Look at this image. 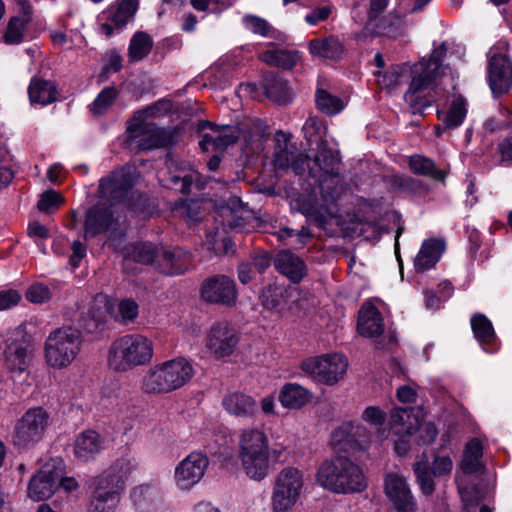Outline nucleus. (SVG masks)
Masks as SVG:
<instances>
[{
    "label": "nucleus",
    "instance_id": "a878e982",
    "mask_svg": "<svg viewBox=\"0 0 512 512\" xmlns=\"http://www.w3.org/2000/svg\"><path fill=\"white\" fill-rule=\"evenodd\" d=\"M157 260L156 269L166 275H180L191 265V257L182 248L162 249Z\"/></svg>",
    "mask_w": 512,
    "mask_h": 512
},
{
    "label": "nucleus",
    "instance_id": "3c124183",
    "mask_svg": "<svg viewBox=\"0 0 512 512\" xmlns=\"http://www.w3.org/2000/svg\"><path fill=\"white\" fill-rule=\"evenodd\" d=\"M303 132L305 135V138L309 143L312 142H318L320 143L322 140V137L326 135L327 133V126L326 124L316 118V117H309L304 125H303Z\"/></svg>",
    "mask_w": 512,
    "mask_h": 512
},
{
    "label": "nucleus",
    "instance_id": "69168bd1",
    "mask_svg": "<svg viewBox=\"0 0 512 512\" xmlns=\"http://www.w3.org/2000/svg\"><path fill=\"white\" fill-rule=\"evenodd\" d=\"M417 432H419V439L423 444L433 442L438 434L437 428L433 422H422L421 418Z\"/></svg>",
    "mask_w": 512,
    "mask_h": 512
},
{
    "label": "nucleus",
    "instance_id": "6ab92c4d",
    "mask_svg": "<svg viewBox=\"0 0 512 512\" xmlns=\"http://www.w3.org/2000/svg\"><path fill=\"white\" fill-rule=\"evenodd\" d=\"M139 0H117L101 15L100 32L108 37L115 29H122L134 17Z\"/></svg>",
    "mask_w": 512,
    "mask_h": 512
},
{
    "label": "nucleus",
    "instance_id": "f3484780",
    "mask_svg": "<svg viewBox=\"0 0 512 512\" xmlns=\"http://www.w3.org/2000/svg\"><path fill=\"white\" fill-rule=\"evenodd\" d=\"M49 415L42 408L28 410L18 421L15 428V443L28 446L38 442L48 426Z\"/></svg>",
    "mask_w": 512,
    "mask_h": 512
},
{
    "label": "nucleus",
    "instance_id": "b1692460",
    "mask_svg": "<svg viewBox=\"0 0 512 512\" xmlns=\"http://www.w3.org/2000/svg\"><path fill=\"white\" fill-rule=\"evenodd\" d=\"M133 186L131 175L125 170L113 172L110 176L100 180V197L111 201H123Z\"/></svg>",
    "mask_w": 512,
    "mask_h": 512
},
{
    "label": "nucleus",
    "instance_id": "7ed1b4c3",
    "mask_svg": "<svg viewBox=\"0 0 512 512\" xmlns=\"http://www.w3.org/2000/svg\"><path fill=\"white\" fill-rule=\"evenodd\" d=\"M286 447L270 442L264 430L247 427L240 431L238 438V458L245 475L253 481L260 482L270 473L272 463L284 461Z\"/></svg>",
    "mask_w": 512,
    "mask_h": 512
},
{
    "label": "nucleus",
    "instance_id": "aec40b11",
    "mask_svg": "<svg viewBox=\"0 0 512 512\" xmlns=\"http://www.w3.org/2000/svg\"><path fill=\"white\" fill-rule=\"evenodd\" d=\"M384 492L396 512H416L417 503L406 480L395 473L388 474L384 481Z\"/></svg>",
    "mask_w": 512,
    "mask_h": 512
},
{
    "label": "nucleus",
    "instance_id": "338daca9",
    "mask_svg": "<svg viewBox=\"0 0 512 512\" xmlns=\"http://www.w3.org/2000/svg\"><path fill=\"white\" fill-rule=\"evenodd\" d=\"M453 468V462L449 456H436L432 463V473L434 476L449 474Z\"/></svg>",
    "mask_w": 512,
    "mask_h": 512
},
{
    "label": "nucleus",
    "instance_id": "680f3d73",
    "mask_svg": "<svg viewBox=\"0 0 512 512\" xmlns=\"http://www.w3.org/2000/svg\"><path fill=\"white\" fill-rule=\"evenodd\" d=\"M332 5H323L315 7L305 16V22L311 26L317 25L319 22L327 20L332 13Z\"/></svg>",
    "mask_w": 512,
    "mask_h": 512
},
{
    "label": "nucleus",
    "instance_id": "a18cd8bd",
    "mask_svg": "<svg viewBox=\"0 0 512 512\" xmlns=\"http://www.w3.org/2000/svg\"><path fill=\"white\" fill-rule=\"evenodd\" d=\"M409 166L414 173L427 176L438 181H444L447 175L445 170L437 169L431 159L421 155L411 156Z\"/></svg>",
    "mask_w": 512,
    "mask_h": 512
},
{
    "label": "nucleus",
    "instance_id": "bf43d9fd",
    "mask_svg": "<svg viewBox=\"0 0 512 512\" xmlns=\"http://www.w3.org/2000/svg\"><path fill=\"white\" fill-rule=\"evenodd\" d=\"M243 23L247 30L261 36H268L271 30L269 23L257 16L247 15L243 18Z\"/></svg>",
    "mask_w": 512,
    "mask_h": 512
},
{
    "label": "nucleus",
    "instance_id": "8fccbe9b",
    "mask_svg": "<svg viewBox=\"0 0 512 512\" xmlns=\"http://www.w3.org/2000/svg\"><path fill=\"white\" fill-rule=\"evenodd\" d=\"M118 96V91L115 87L104 88L90 105V111L94 115H101L114 103Z\"/></svg>",
    "mask_w": 512,
    "mask_h": 512
},
{
    "label": "nucleus",
    "instance_id": "72a5a7b5",
    "mask_svg": "<svg viewBox=\"0 0 512 512\" xmlns=\"http://www.w3.org/2000/svg\"><path fill=\"white\" fill-rule=\"evenodd\" d=\"M277 271L288 277L292 282L298 283L305 275V264L295 254L289 251L279 252L274 260Z\"/></svg>",
    "mask_w": 512,
    "mask_h": 512
},
{
    "label": "nucleus",
    "instance_id": "c756f323",
    "mask_svg": "<svg viewBox=\"0 0 512 512\" xmlns=\"http://www.w3.org/2000/svg\"><path fill=\"white\" fill-rule=\"evenodd\" d=\"M104 441L94 430L82 431L74 441V455L83 462L93 459L102 449Z\"/></svg>",
    "mask_w": 512,
    "mask_h": 512
},
{
    "label": "nucleus",
    "instance_id": "4c0bfd02",
    "mask_svg": "<svg viewBox=\"0 0 512 512\" xmlns=\"http://www.w3.org/2000/svg\"><path fill=\"white\" fill-rule=\"evenodd\" d=\"M309 51L314 57L337 60L343 54V45L337 37L329 36L309 42Z\"/></svg>",
    "mask_w": 512,
    "mask_h": 512
},
{
    "label": "nucleus",
    "instance_id": "1a4fd4ad",
    "mask_svg": "<svg viewBox=\"0 0 512 512\" xmlns=\"http://www.w3.org/2000/svg\"><path fill=\"white\" fill-rule=\"evenodd\" d=\"M83 344L81 331L65 325L53 329L44 342L45 363L54 370H63L77 359Z\"/></svg>",
    "mask_w": 512,
    "mask_h": 512
},
{
    "label": "nucleus",
    "instance_id": "5701e85b",
    "mask_svg": "<svg viewBox=\"0 0 512 512\" xmlns=\"http://www.w3.org/2000/svg\"><path fill=\"white\" fill-rule=\"evenodd\" d=\"M115 303L106 295H97L90 303L87 316L80 320L81 327L88 333L102 330L107 316L113 314Z\"/></svg>",
    "mask_w": 512,
    "mask_h": 512
},
{
    "label": "nucleus",
    "instance_id": "58836bf2",
    "mask_svg": "<svg viewBox=\"0 0 512 512\" xmlns=\"http://www.w3.org/2000/svg\"><path fill=\"white\" fill-rule=\"evenodd\" d=\"M160 251L151 243H138L128 250L124 257V268L127 269L131 262L141 264H154L156 266Z\"/></svg>",
    "mask_w": 512,
    "mask_h": 512
},
{
    "label": "nucleus",
    "instance_id": "9b49d317",
    "mask_svg": "<svg viewBox=\"0 0 512 512\" xmlns=\"http://www.w3.org/2000/svg\"><path fill=\"white\" fill-rule=\"evenodd\" d=\"M63 474L64 466L60 459L54 458L47 461L29 482V498L33 501L50 498L59 488V481Z\"/></svg>",
    "mask_w": 512,
    "mask_h": 512
},
{
    "label": "nucleus",
    "instance_id": "052dcab7",
    "mask_svg": "<svg viewBox=\"0 0 512 512\" xmlns=\"http://www.w3.org/2000/svg\"><path fill=\"white\" fill-rule=\"evenodd\" d=\"M196 178V174L191 171L181 170L170 178L171 184L182 193H188L190 187Z\"/></svg>",
    "mask_w": 512,
    "mask_h": 512
},
{
    "label": "nucleus",
    "instance_id": "dca6fc26",
    "mask_svg": "<svg viewBox=\"0 0 512 512\" xmlns=\"http://www.w3.org/2000/svg\"><path fill=\"white\" fill-rule=\"evenodd\" d=\"M370 442V435L363 425L344 421L331 433L330 444L335 450H364Z\"/></svg>",
    "mask_w": 512,
    "mask_h": 512
},
{
    "label": "nucleus",
    "instance_id": "2eb2a0df",
    "mask_svg": "<svg viewBox=\"0 0 512 512\" xmlns=\"http://www.w3.org/2000/svg\"><path fill=\"white\" fill-rule=\"evenodd\" d=\"M488 80L494 95H502L512 88V62L499 48L493 47L488 52Z\"/></svg>",
    "mask_w": 512,
    "mask_h": 512
},
{
    "label": "nucleus",
    "instance_id": "f704fd0d",
    "mask_svg": "<svg viewBox=\"0 0 512 512\" xmlns=\"http://www.w3.org/2000/svg\"><path fill=\"white\" fill-rule=\"evenodd\" d=\"M274 166L278 170L292 169L295 174H301L306 170V166H309V161L307 156L286 145L284 148H277Z\"/></svg>",
    "mask_w": 512,
    "mask_h": 512
},
{
    "label": "nucleus",
    "instance_id": "393cba45",
    "mask_svg": "<svg viewBox=\"0 0 512 512\" xmlns=\"http://www.w3.org/2000/svg\"><path fill=\"white\" fill-rule=\"evenodd\" d=\"M222 406L229 415L238 418H254L259 411L256 399L240 391L227 393L222 399Z\"/></svg>",
    "mask_w": 512,
    "mask_h": 512
},
{
    "label": "nucleus",
    "instance_id": "412c9836",
    "mask_svg": "<svg viewBox=\"0 0 512 512\" xmlns=\"http://www.w3.org/2000/svg\"><path fill=\"white\" fill-rule=\"evenodd\" d=\"M238 344L234 329L225 322L213 325L206 337V348L216 359H223L233 354Z\"/></svg>",
    "mask_w": 512,
    "mask_h": 512
},
{
    "label": "nucleus",
    "instance_id": "09e8293b",
    "mask_svg": "<svg viewBox=\"0 0 512 512\" xmlns=\"http://www.w3.org/2000/svg\"><path fill=\"white\" fill-rule=\"evenodd\" d=\"M300 497L272 489L271 512H291Z\"/></svg>",
    "mask_w": 512,
    "mask_h": 512
},
{
    "label": "nucleus",
    "instance_id": "37998d69",
    "mask_svg": "<svg viewBox=\"0 0 512 512\" xmlns=\"http://www.w3.org/2000/svg\"><path fill=\"white\" fill-rule=\"evenodd\" d=\"M260 59L271 66L292 69L298 62L299 56L297 52L273 49L262 52Z\"/></svg>",
    "mask_w": 512,
    "mask_h": 512
},
{
    "label": "nucleus",
    "instance_id": "4d7b16f0",
    "mask_svg": "<svg viewBox=\"0 0 512 512\" xmlns=\"http://www.w3.org/2000/svg\"><path fill=\"white\" fill-rule=\"evenodd\" d=\"M64 199L60 193L53 189H49L40 195L37 207L40 211L49 212L57 209Z\"/></svg>",
    "mask_w": 512,
    "mask_h": 512
},
{
    "label": "nucleus",
    "instance_id": "f257e3e1",
    "mask_svg": "<svg viewBox=\"0 0 512 512\" xmlns=\"http://www.w3.org/2000/svg\"><path fill=\"white\" fill-rule=\"evenodd\" d=\"M454 52L462 53L463 47L450 41H444L438 45L434 43L429 58L424 57L412 66L393 65L385 72H374V75L378 85L389 91L398 88L411 78L409 88L404 95L405 101L411 105L426 107L435 100L434 96L430 95V91L438 86V81L447 69L444 61Z\"/></svg>",
    "mask_w": 512,
    "mask_h": 512
},
{
    "label": "nucleus",
    "instance_id": "e2e57ef3",
    "mask_svg": "<svg viewBox=\"0 0 512 512\" xmlns=\"http://www.w3.org/2000/svg\"><path fill=\"white\" fill-rule=\"evenodd\" d=\"M51 296L49 288L44 284H34L26 292V298L32 303H43Z\"/></svg>",
    "mask_w": 512,
    "mask_h": 512
},
{
    "label": "nucleus",
    "instance_id": "f8f14e48",
    "mask_svg": "<svg viewBox=\"0 0 512 512\" xmlns=\"http://www.w3.org/2000/svg\"><path fill=\"white\" fill-rule=\"evenodd\" d=\"M420 423L419 412L414 408L395 407L390 413V426L392 432L398 436L395 440V450L399 455L406 454L409 449L408 438L418 430Z\"/></svg>",
    "mask_w": 512,
    "mask_h": 512
},
{
    "label": "nucleus",
    "instance_id": "e433bc0d",
    "mask_svg": "<svg viewBox=\"0 0 512 512\" xmlns=\"http://www.w3.org/2000/svg\"><path fill=\"white\" fill-rule=\"evenodd\" d=\"M31 104L48 105L58 98L56 85L49 80L33 78L28 87Z\"/></svg>",
    "mask_w": 512,
    "mask_h": 512
},
{
    "label": "nucleus",
    "instance_id": "5fc2aeb1",
    "mask_svg": "<svg viewBox=\"0 0 512 512\" xmlns=\"http://www.w3.org/2000/svg\"><path fill=\"white\" fill-rule=\"evenodd\" d=\"M266 95L269 99L279 104H286L290 101V93L285 82L273 80L267 84Z\"/></svg>",
    "mask_w": 512,
    "mask_h": 512
},
{
    "label": "nucleus",
    "instance_id": "4468645a",
    "mask_svg": "<svg viewBox=\"0 0 512 512\" xmlns=\"http://www.w3.org/2000/svg\"><path fill=\"white\" fill-rule=\"evenodd\" d=\"M200 296L207 303L232 307L237 302L238 292L233 279L225 275H215L202 282Z\"/></svg>",
    "mask_w": 512,
    "mask_h": 512
},
{
    "label": "nucleus",
    "instance_id": "cd10ccee",
    "mask_svg": "<svg viewBox=\"0 0 512 512\" xmlns=\"http://www.w3.org/2000/svg\"><path fill=\"white\" fill-rule=\"evenodd\" d=\"M446 243L440 238H429L422 242L421 247L414 258V269L418 273L425 272L438 263Z\"/></svg>",
    "mask_w": 512,
    "mask_h": 512
},
{
    "label": "nucleus",
    "instance_id": "39448f33",
    "mask_svg": "<svg viewBox=\"0 0 512 512\" xmlns=\"http://www.w3.org/2000/svg\"><path fill=\"white\" fill-rule=\"evenodd\" d=\"M168 101H158L143 110L137 111L127 123V138L139 150H151L170 145L173 135L170 130L158 127L151 122L155 118L166 114L170 110Z\"/></svg>",
    "mask_w": 512,
    "mask_h": 512
},
{
    "label": "nucleus",
    "instance_id": "2f4dec72",
    "mask_svg": "<svg viewBox=\"0 0 512 512\" xmlns=\"http://www.w3.org/2000/svg\"><path fill=\"white\" fill-rule=\"evenodd\" d=\"M471 328L482 349L492 353L498 349V342L491 321L484 314H475L471 318Z\"/></svg>",
    "mask_w": 512,
    "mask_h": 512
},
{
    "label": "nucleus",
    "instance_id": "ddd939ff",
    "mask_svg": "<svg viewBox=\"0 0 512 512\" xmlns=\"http://www.w3.org/2000/svg\"><path fill=\"white\" fill-rule=\"evenodd\" d=\"M209 459L201 451H193L182 459L174 471V481L178 489L189 490L204 477Z\"/></svg>",
    "mask_w": 512,
    "mask_h": 512
},
{
    "label": "nucleus",
    "instance_id": "79ce46f5",
    "mask_svg": "<svg viewBox=\"0 0 512 512\" xmlns=\"http://www.w3.org/2000/svg\"><path fill=\"white\" fill-rule=\"evenodd\" d=\"M466 114V101L462 97H456L447 112L437 111L439 120L448 129L459 127L463 123Z\"/></svg>",
    "mask_w": 512,
    "mask_h": 512
},
{
    "label": "nucleus",
    "instance_id": "c9c22d12",
    "mask_svg": "<svg viewBox=\"0 0 512 512\" xmlns=\"http://www.w3.org/2000/svg\"><path fill=\"white\" fill-rule=\"evenodd\" d=\"M313 394L303 386L296 383L285 384L278 399L281 405L287 409H300L311 402Z\"/></svg>",
    "mask_w": 512,
    "mask_h": 512
},
{
    "label": "nucleus",
    "instance_id": "7c9ffc66",
    "mask_svg": "<svg viewBox=\"0 0 512 512\" xmlns=\"http://www.w3.org/2000/svg\"><path fill=\"white\" fill-rule=\"evenodd\" d=\"M304 488L303 472L296 467H285L275 477L273 489L301 497Z\"/></svg>",
    "mask_w": 512,
    "mask_h": 512
},
{
    "label": "nucleus",
    "instance_id": "9d476101",
    "mask_svg": "<svg viewBox=\"0 0 512 512\" xmlns=\"http://www.w3.org/2000/svg\"><path fill=\"white\" fill-rule=\"evenodd\" d=\"M347 358L343 354L331 353L305 359L301 369L317 382L334 385L346 374Z\"/></svg>",
    "mask_w": 512,
    "mask_h": 512
},
{
    "label": "nucleus",
    "instance_id": "0eeeda50",
    "mask_svg": "<svg viewBox=\"0 0 512 512\" xmlns=\"http://www.w3.org/2000/svg\"><path fill=\"white\" fill-rule=\"evenodd\" d=\"M132 469L130 461L118 459L92 481L88 512H114Z\"/></svg>",
    "mask_w": 512,
    "mask_h": 512
},
{
    "label": "nucleus",
    "instance_id": "473e14b6",
    "mask_svg": "<svg viewBox=\"0 0 512 512\" xmlns=\"http://www.w3.org/2000/svg\"><path fill=\"white\" fill-rule=\"evenodd\" d=\"M358 332L365 337H375L383 331V319L379 310L370 303H365L359 311Z\"/></svg>",
    "mask_w": 512,
    "mask_h": 512
},
{
    "label": "nucleus",
    "instance_id": "6e6d98bb",
    "mask_svg": "<svg viewBox=\"0 0 512 512\" xmlns=\"http://www.w3.org/2000/svg\"><path fill=\"white\" fill-rule=\"evenodd\" d=\"M414 473L421 491L426 495L432 494L434 491V482L427 465L425 463L417 462L414 465Z\"/></svg>",
    "mask_w": 512,
    "mask_h": 512
},
{
    "label": "nucleus",
    "instance_id": "a19ab883",
    "mask_svg": "<svg viewBox=\"0 0 512 512\" xmlns=\"http://www.w3.org/2000/svg\"><path fill=\"white\" fill-rule=\"evenodd\" d=\"M236 140L237 136L231 133L229 129L213 130L212 133L203 135L199 145L203 151H222Z\"/></svg>",
    "mask_w": 512,
    "mask_h": 512
},
{
    "label": "nucleus",
    "instance_id": "0e129e2a",
    "mask_svg": "<svg viewBox=\"0 0 512 512\" xmlns=\"http://www.w3.org/2000/svg\"><path fill=\"white\" fill-rule=\"evenodd\" d=\"M500 113L503 117L509 116L510 118L509 119H499V120L491 118V119L486 120L484 123V128L487 131L493 132L496 130H500V129L512 126V113L510 112V110L508 108H502L500 110Z\"/></svg>",
    "mask_w": 512,
    "mask_h": 512
},
{
    "label": "nucleus",
    "instance_id": "c85d7f7f",
    "mask_svg": "<svg viewBox=\"0 0 512 512\" xmlns=\"http://www.w3.org/2000/svg\"><path fill=\"white\" fill-rule=\"evenodd\" d=\"M33 358V349L28 344H12L5 352V367L12 377L28 369Z\"/></svg>",
    "mask_w": 512,
    "mask_h": 512
},
{
    "label": "nucleus",
    "instance_id": "f03ea898",
    "mask_svg": "<svg viewBox=\"0 0 512 512\" xmlns=\"http://www.w3.org/2000/svg\"><path fill=\"white\" fill-rule=\"evenodd\" d=\"M313 166H306L312 177L320 179V196L308 195L298 199V209L309 223L319 228L337 216V201L346 188L339 178L340 158L338 151L328 148L326 141L318 143V153Z\"/></svg>",
    "mask_w": 512,
    "mask_h": 512
},
{
    "label": "nucleus",
    "instance_id": "4be33fe9",
    "mask_svg": "<svg viewBox=\"0 0 512 512\" xmlns=\"http://www.w3.org/2000/svg\"><path fill=\"white\" fill-rule=\"evenodd\" d=\"M409 27V22L405 16L393 10L375 20L373 24L366 23L364 30L373 36L396 40L407 36Z\"/></svg>",
    "mask_w": 512,
    "mask_h": 512
},
{
    "label": "nucleus",
    "instance_id": "6e6552de",
    "mask_svg": "<svg viewBox=\"0 0 512 512\" xmlns=\"http://www.w3.org/2000/svg\"><path fill=\"white\" fill-rule=\"evenodd\" d=\"M154 345L142 334H127L114 340L107 355V364L116 372H127L152 360Z\"/></svg>",
    "mask_w": 512,
    "mask_h": 512
},
{
    "label": "nucleus",
    "instance_id": "ea45409f",
    "mask_svg": "<svg viewBox=\"0 0 512 512\" xmlns=\"http://www.w3.org/2000/svg\"><path fill=\"white\" fill-rule=\"evenodd\" d=\"M390 1L391 0H369L366 23L373 24L375 20L384 16V13L390 4ZM396 1L398 6L401 7L405 0ZM431 1L432 0H414L413 5L409 11L411 13L420 12Z\"/></svg>",
    "mask_w": 512,
    "mask_h": 512
},
{
    "label": "nucleus",
    "instance_id": "c03bdc74",
    "mask_svg": "<svg viewBox=\"0 0 512 512\" xmlns=\"http://www.w3.org/2000/svg\"><path fill=\"white\" fill-rule=\"evenodd\" d=\"M153 40L145 32H136L129 43L128 58L130 62H139L143 60L151 51Z\"/></svg>",
    "mask_w": 512,
    "mask_h": 512
},
{
    "label": "nucleus",
    "instance_id": "20e7f679",
    "mask_svg": "<svg viewBox=\"0 0 512 512\" xmlns=\"http://www.w3.org/2000/svg\"><path fill=\"white\" fill-rule=\"evenodd\" d=\"M194 368L184 357L165 360L150 366L142 375L139 388L147 396H162L185 386Z\"/></svg>",
    "mask_w": 512,
    "mask_h": 512
},
{
    "label": "nucleus",
    "instance_id": "603ef678",
    "mask_svg": "<svg viewBox=\"0 0 512 512\" xmlns=\"http://www.w3.org/2000/svg\"><path fill=\"white\" fill-rule=\"evenodd\" d=\"M26 24L27 22L21 19L20 16L12 17L7 24L6 31L3 36L4 42L9 45L21 43Z\"/></svg>",
    "mask_w": 512,
    "mask_h": 512
},
{
    "label": "nucleus",
    "instance_id": "bb28decb",
    "mask_svg": "<svg viewBox=\"0 0 512 512\" xmlns=\"http://www.w3.org/2000/svg\"><path fill=\"white\" fill-rule=\"evenodd\" d=\"M117 225L118 218L111 208L96 206L86 214L85 235L92 237L103 232H114Z\"/></svg>",
    "mask_w": 512,
    "mask_h": 512
},
{
    "label": "nucleus",
    "instance_id": "13d9d810",
    "mask_svg": "<svg viewBox=\"0 0 512 512\" xmlns=\"http://www.w3.org/2000/svg\"><path fill=\"white\" fill-rule=\"evenodd\" d=\"M174 212L189 222H196L199 219V205L195 201H182L176 204Z\"/></svg>",
    "mask_w": 512,
    "mask_h": 512
},
{
    "label": "nucleus",
    "instance_id": "a211bd4d",
    "mask_svg": "<svg viewBox=\"0 0 512 512\" xmlns=\"http://www.w3.org/2000/svg\"><path fill=\"white\" fill-rule=\"evenodd\" d=\"M482 463L480 458L463 456L461 462V475H457L456 482L459 494L464 503L465 510L470 512L469 508L478 503L484 498V491L476 484L470 485V477L482 470Z\"/></svg>",
    "mask_w": 512,
    "mask_h": 512
},
{
    "label": "nucleus",
    "instance_id": "49530a36",
    "mask_svg": "<svg viewBox=\"0 0 512 512\" xmlns=\"http://www.w3.org/2000/svg\"><path fill=\"white\" fill-rule=\"evenodd\" d=\"M315 101L317 108L328 115H335L341 112L345 106L343 100L323 89L316 91Z\"/></svg>",
    "mask_w": 512,
    "mask_h": 512
},
{
    "label": "nucleus",
    "instance_id": "423d86ee",
    "mask_svg": "<svg viewBox=\"0 0 512 512\" xmlns=\"http://www.w3.org/2000/svg\"><path fill=\"white\" fill-rule=\"evenodd\" d=\"M316 482L336 494L358 493L367 487V479L360 466L344 456L324 460L317 469Z\"/></svg>",
    "mask_w": 512,
    "mask_h": 512
},
{
    "label": "nucleus",
    "instance_id": "774afa93",
    "mask_svg": "<svg viewBox=\"0 0 512 512\" xmlns=\"http://www.w3.org/2000/svg\"><path fill=\"white\" fill-rule=\"evenodd\" d=\"M385 417V412L374 406L367 407L362 414L363 420L374 426L382 425Z\"/></svg>",
    "mask_w": 512,
    "mask_h": 512
},
{
    "label": "nucleus",
    "instance_id": "de8ad7c7",
    "mask_svg": "<svg viewBox=\"0 0 512 512\" xmlns=\"http://www.w3.org/2000/svg\"><path fill=\"white\" fill-rule=\"evenodd\" d=\"M300 497L272 489L271 512H291Z\"/></svg>",
    "mask_w": 512,
    "mask_h": 512
},
{
    "label": "nucleus",
    "instance_id": "864d4df0",
    "mask_svg": "<svg viewBox=\"0 0 512 512\" xmlns=\"http://www.w3.org/2000/svg\"><path fill=\"white\" fill-rule=\"evenodd\" d=\"M117 313L113 310L112 316L121 323L132 322L138 316V304L132 299H123L117 305Z\"/></svg>",
    "mask_w": 512,
    "mask_h": 512
}]
</instances>
